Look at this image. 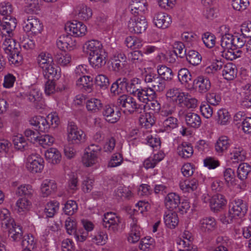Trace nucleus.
<instances>
[{
	"mask_svg": "<svg viewBox=\"0 0 251 251\" xmlns=\"http://www.w3.org/2000/svg\"><path fill=\"white\" fill-rule=\"evenodd\" d=\"M117 106L124 113H133L134 112L141 113L142 105L136 102L134 98L128 95H122L119 97L116 102Z\"/></svg>",
	"mask_w": 251,
	"mask_h": 251,
	"instance_id": "obj_1",
	"label": "nucleus"
},
{
	"mask_svg": "<svg viewBox=\"0 0 251 251\" xmlns=\"http://www.w3.org/2000/svg\"><path fill=\"white\" fill-rule=\"evenodd\" d=\"M86 135L83 130L78 128L73 122H69L67 126V140L70 144L78 145L84 143Z\"/></svg>",
	"mask_w": 251,
	"mask_h": 251,
	"instance_id": "obj_2",
	"label": "nucleus"
},
{
	"mask_svg": "<svg viewBox=\"0 0 251 251\" xmlns=\"http://www.w3.org/2000/svg\"><path fill=\"white\" fill-rule=\"evenodd\" d=\"M14 42L6 41L3 49L8 55L9 60L14 64H19L23 61V56L21 53V47H16Z\"/></svg>",
	"mask_w": 251,
	"mask_h": 251,
	"instance_id": "obj_3",
	"label": "nucleus"
},
{
	"mask_svg": "<svg viewBox=\"0 0 251 251\" xmlns=\"http://www.w3.org/2000/svg\"><path fill=\"white\" fill-rule=\"evenodd\" d=\"M148 26L147 21L143 15H133L128 23V28L131 32L140 34L144 32Z\"/></svg>",
	"mask_w": 251,
	"mask_h": 251,
	"instance_id": "obj_4",
	"label": "nucleus"
},
{
	"mask_svg": "<svg viewBox=\"0 0 251 251\" xmlns=\"http://www.w3.org/2000/svg\"><path fill=\"white\" fill-rule=\"evenodd\" d=\"M23 29L25 32L29 34L37 35L40 33L43 30V25L37 18L33 16H29L24 22Z\"/></svg>",
	"mask_w": 251,
	"mask_h": 251,
	"instance_id": "obj_5",
	"label": "nucleus"
},
{
	"mask_svg": "<svg viewBox=\"0 0 251 251\" xmlns=\"http://www.w3.org/2000/svg\"><path fill=\"white\" fill-rule=\"evenodd\" d=\"M64 29L67 33L75 37L82 36L85 34L87 31L85 25L75 20L72 22H67L65 25Z\"/></svg>",
	"mask_w": 251,
	"mask_h": 251,
	"instance_id": "obj_6",
	"label": "nucleus"
},
{
	"mask_svg": "<svg viewBox=\"0 0 251 251\" xmlns=\"http://www.w3.org/2000/svg\"><path fill=\"white\" fill-rule=\"evenodd\" d=\"M120 222L119 217L114 212H107L103 215L102 225L110 231L114 232L117 231Z\"/></svg>",
	"mask_w": 251,
	"mask_h": 251,
	"instance_id": "obj_7",
	"label": "nucleus"
},
{
	"mask_svg": "<svg viewBox=\"0 0 251 251\" xmlns=\"http://www.w3.org/2000/svg\"><path fill=\"white\" fill-rule=\"evenodd\" d=\"M26 168L33 173L40 172L44 168L43 159L39 155L32 154L28 158Z\"/></svg>",
	"mask_w": 251,
	"mask_h": 251,
	"instance_id": "obj_8",
	"label": "nucleus"
},
{
	"mask_svg": "<svg viewBox=\"0 0 251 251\" xmlns=\"http://www.w3.org/2000/svg\"><path fill=\"white\" fill-rule=\"evenodd\" d=\"M102 113L105 120L110 123H116L121 116L120 112L118 110L115 112L114 106L106 104L103 106Z\"/></svg>",
	"mask_w": 251,
	"mask_h": 251,
	"instance_id": "obj_9",
	"label": "nucleus"
},
{
	"mask_svg": "<svg viewBox=\"0 0 251 251\" xmlns=\"http://www.w3.org/2000/svg\"><path fill=\"white\" fill-rule=\"evenodd\" d=\"M153 22L158 28H166L172 23V19L168 14L163 12H157L153 16Z\"/></svg>",
	"mask_w": 251,
	"mask_h": 251,
	"instance_id": "obj_10",
	"label": "nucleus"
},
{
	"mask_svg": "<svg viewBox=\"0 0 251 251\" xmlns=\"http://www.w3.org/2000/svg\"><path fill=\"white\" fill-rule=\"evenodd\" d=\"M193 86L201 94L207 93L211 88V83L209 78L200 75L195 78L193 82Z\"/></svg>",
	"mask_w": 251,
	"mask_h": 251,
	"instance_id": "obj_11",
	"label": "nucleus"
},
{
	"mask_svg": "<svg viewBox=\"0 0 251 251\" xmlns=\"http://www.w3.org/2000/svg\"><path fill=\"white\" fill-rule=\"evenodd\" d=\"M106 52L101 50L98 53L91 54L89 56L88 59L91 66L95 69H99L106 63Z\"/></svg>",
	"mask_w": 251,
	"mask_h": 251,
	"instance_id": "obj_12",
	"label": "nucleus"
},
{
	"mask_svg": "<svg viewBox=\"0 0 251 251\" xmlns=\"http://www.w3.org/2000/svg\"><path fill=\"white\" fill-rule=\"evenodd\" d=\"M29 122L30 125L35 126V129L38 132H45L48 130L50 126V124L48 120L41 116L32 118Z\"/></svg>",
	"mask_w": 251,
	"mask_h": 251,
	"instance_id": "obj_13",
	"label": "nucleus"
},
{
	"mask_svg": "<svg viewBox=\"0 0 251 251\" xmlns=\"http://www.w3.org/2000/svg\"><path fill=\"white\" fill-rule=\"evenodd\" d=\"M229 210L236 217H243L247 213L248 207L246 202L241 199H235L231 202Z\"/></svg>",
	"mask_w": 251,
	"mask_h": 251,
	"instance_id": "obj_14",
	"label": "nucleus"
},
{
	"mask_svg": "<svg viewBox=\"0 0 251 251\" xmlns=\"http://www.w3.org/2000/svg\"><path fill=\"white\" fill-rule=\"evenodd\" d=\"M131 12L133 15H144L148 10L146 0H131Z\"/></svg>",
	"mask_w": 251,
	"mask_h": 251,
	"instance_id": "obj_15",
	"label": "nucleus"
},
{
	"mask_svg": "<svg viewBox=\"0 0 251 251\" xmlns=\"http://www.w3.org/2000/svg\"><path fill=\"white\" fill-rule=\"evenodd\" d=\"M247 157V152L241 146L235 145L230 152V158L233 162H239L244 161Z\"/></svg>",
	"mask_w": 251,
	"mask_h": 251,
	"instance_id": "obj_16",
	"label": "nucleus"
},
{
	"mask_svg": "<svg viewBox=\"0 0 251 251\" xmlns=\"http://www.w3.org/2000/svg\"><path fill=\"white\" fill-rule=\"evenodd\" d=\"M199 227L201 231L209 233L215 229L216 220L212 217L203 218L199 221Z\"/></svg>",
	"mask_w": 251,
	"mask_h": 251,
	"instance_id": "obj_17",
	"label": "nucleus"
},
{
	"mask_svg": "<svg viewBox=\"0 0 251 251\" xmlns=\"http://www.w3.org/2000/svg\"><path fill=\"white\" fill-rule=\"evenodd\" d=\"M231 141L226 136H221L217 139L215 144V150L220 155H222L229 148Z\"/></svg>",
	"mask_w": 251,
	"mask_h": 251,
	"instance_id": "obj_18",
	"label": "nucleus"
},
{
	"mask_svg": "<svg viewBox=\"0 0 251 251\" xmlns=\"http://www.w3.org/2000/svg\"><path fill=\"white\" fill-rule=\"evenodd\" d=\"M6 20V21H3L1 22L0 33L3 35L11 37L13 35V31L15 29L17 25L16 19L10 18Z\"/></svg>",
	"mask_w": 251,
	"mask_h": 251,
	"instance_id": "obj_19",
	"label": "nucleus"
},
{
	"mask_svg": "<svg viewBox=\"0 0 251 251\" xmlns=\"http://www.w3.org/2000/svg\"><path fill=\"white\" fill-rule=\"evenodd\" d=\"M84 50L89 56L104 50L100 42L96 40H91L85 43L83 46Z\"/></svg>",
	"mask_w": 251,
	"mask_h": 251,
	"instance_id": "obj_20",
	"label": "nucleus"
},
{
	"mask_svg": "<svg viewBox=\"0 0 251 251\" xmlns=\"http://www.w3.org/2000/svg\"><path fill=\"white\" fill-rule=\"evenodd\" d=\"M128 79L126 77H121L113 82L111 86L110 91L114 95L126 91Z\"/></svg>",
	"mask_w": 251,
	"mask_h": 251,
	"instance_id": "obj_21",
	"label": "nucleus"
},
{
	"mask_svg": "<svg viewBox=\"0 0 251 251\" xmlns=\"http://www.w3.org/2000/svg\"><path fill=\"white\" fill-rule=\"evenodd\" d=\"M226 203V200L225 197L220 194L213 195L210 199V206L214 211H219Z\"/></svg>",
	"mask_w": 251,
	"mask_h": 251,
	"instance_id": "obj_22",
	"label": "nucleus"
},
{
	"mask_svg": "<svg viewBox=\"0 0 251 251\" xmlns=\"http://www.w3.org/2000/svg\"><path fill=\"white\" fill-rule=\"evenodd\" d=\"M180 203V197L176 193H170L165 198V206L169 211L176 209Z\"/></svg>",
	"mask_w": 251,
	"mask_h": 251,
	"instance_id": "obj_23",
	"label": "nucleus"
},
{
	"mask_svg": "<svg viewBox=\"0 0 251 251\" xmlns=\"http://www.w3.org/2000/svg\"><path fill=\"white\" fill-rule=\"evenodd\" d=\"M155 94V92L151 88L141 87L135 96H136L140 101L147 103L149 100L154 99Z\"/></svg>",
	"mask_w": 251,
	"mask_h": 251,
	"instance_id": "obj_24",
	"label": "nucleus"
},
{
	"mask_svg": "<svg viewBox=\"0 0 251 251\" xmlns=\"http://www.w3.org/2000/svg\"><path fill=\"white\" fill-rule=\"evenodd\" d=\"M42 70L45 78L48 80H57L60 76L58 68L55 67V66L53 63L46 66Z\"/></svg>",
	"mask_w": 251,
	"mask_h": 251,
	"instance_id": "obj_25",
	"label": "nucleus"
},
{
	"mask_svg": "<svg viewBox=\"0 0 251 251\" xmlns=\"http://www.w3.org/2000/svg\"><path fill=\"white\" fill-rule=\"evenodd\" d=\"M76 85L83 91L87 93H90L93 90V78L88 75L80 76L77 78Z\"/></svg>",
	"mask_w": 251,
	"mask_h": 251,
	"instance_id": "obj_26",
	"label": "nucleus"
},
{
	"mask_svg": "<svg viewBox=\"0 0 251 251\" xmlns=\"http://www.w3.org/2000/svg\"><path fill=\"white\" fill-rule=\"evenodd\" d=\"M177 151L178 155L184 159L189 158L191 157L194 152L191 144L186 142H182L178 145Z\"/></svg>",
	"mask_w": 251,
	"mask_h": 251,
	"instance_id": "obj_27",
	"label": "nucleus"
},
{
	"mask_svg": "<svg viewBox=\"0 0 251 251\" xmlns=\"http://www.w3.org/2000/svg\"><path fill=\"white\" fill-rule=\"evenodd\" d=\"M87 110L91 113H97L102 109L103 104L100 99L92 98L86 100Z\"/></svg>",
	"mask_w": 251,
	"mask_h": 251,
	"instance_id": "obj_28",
	"label": "nucleus"
},
{
	"mask_svg": "<svg viewBox=\"0 0 251 251\" xmlns=\"http://www.w3.org/2000/svg\"><path fill=\"white\" fill-rule=\"evenodd\" d=\"M237 74V69L235 64L228 63L224 66L222 75L226 79L233 80L236 76Z\"/></svg>",
	"mask_w": 251,
	"mask_h": 251,
	"instance_id": "obj_29",
	"label": "nucleus"
},
{
	"mask_svg": "<svg viewBox=\"0 0 251 251\" xmlns=\"http://www.w3.org/2000/svg\"><path fill=\"white\" fill-rule=\"evenodd\" d=\"M46 159L52 164H57L61 160V155L59 151L56 148H50L45 153Z\"/></svg>",
	"mask_w": 251,
	"mask_h": 251,
	"instance_id": "obj_30",
	"label": "nucleus"
},
{
	"mask_svg": "<svg viewBox=\"0 0 251 251\" xmlns=\"http://www.w3.org/2000/svg\"><path fill=\"white\" fill-rule=\"evenodd\" d=\"M164 220L166 226L171 229L175 228L179 222L176 213L172 211L165 212Z\"/></svg>",
	"mask_w": 251,
	"mask_h": 251,
	"instance_id": "obj_31",
	"label": "nucleus"
},
{
	"mask_svg": "<svg viewBox=\"0 0 251 251\" xmlns=\"http://www.w3.org/2000/svg\"><path fill=\"white\" fill-rule=\"evenodd\" d=\"M250 87L247 85L243 86L240 92L241 104L246 107L251 106V89Z\"/></svg>",
	"mask_w": 251,
	"mask_h": 251,
	"instance_id": "obj_32",
	"label": "nucleus"
},
{
	"mask_svg": "<svg viewBox=\"0 0 251 251\" xmlns=\"http://www.w3.org/2000/svg\"><path fill=\"white\" fill-rule=\"evenodd\" d=\"M185 121L188 126L195 128L199 127L201 123L200 116L192 112H188L185 115Z\"/></svg>",
	"mask_w": 251,
	"mask_h": 251,
	"instance_id": "obj_33",
	"label": "nucleus"
},
{
	"mask_svg": "<svg viewBox=\"0 0 251 251\" xmlns=\"http://www.w3.org/2000/svg\"><path fill=\"white\" fill-rule=\"evenodd\" d=\"M56 188L57 186L54 180L49 179L44 180L41 187L43 197H47L52 191H54Z\"/></svg>",
	"mask_w": 251,
	"mask_h": 251,
	"instance_id": "obj_34",
	"label": "nucleus"
},
{
	"mask_svg": "<svg viewBox=\"0 0 251 251\" xmlns=\"http://www.w3.org/2000/svg\"><path fill=\"white\" fill-rule=\"evenodd\" d=\"M157 75L164 80L170 81L174 76L172 69L165 65H159L157 68Z\"/></svg>",
	"mask_w": 251,
	"mask_h": 251,
	"instance_id": "obj_35",
	"label": "nucleus"
},
{
	"mask_svg": "<svg viewBox=\"0 0 251 251\" xmlns=\"http://www.w3.org/2000/svg\"><path fill=\"white\" fill-rule=\"evenodd\" d=\"M72 40L69 35H62L56 41L57 47L61 50L66 51V50H71Z\"/></svg>",
	"mask_w": 251,
	"mask_h": 251,
	"instance_id": "obj_36",
	"label": "nucleus"
},
{
	"mask_svg": "<svg viewBox=\"0 0 251 251\" xmlns=\"http://www.w3.org/2000/svg\"><path fill=\"white\" fill-rule=\"evenodd\" d=\"M9 228V237L13 241L19 242L23 239V231L20 226L14 224Z\"/></svg>",
	"mask_w": 251,
	"mask_h": 251,
	"instance_id": "obj_37",
	"label": "nucleus"
},
{
	"mask_svg": "<svg viewBox=\"0 0 251 251\" xmlns=\"http://www.w3.org/2000/svg\"><path fill=\"white\" fill-rule=\"evenodd\" d=\"M37 60L39 67L42 69L52 64L53 61L51 54L45 52H41L38 55Z\"/></svg>",
	"mask_w": 251,
	"mask_h": 251,
	"instance_id": "obj_38",
	"label": "nucleus"
},
{
	"mask_svg": "<svg viewBox=\"0 0 251 251\" xmlns=\"http://www.w3.org/2000/svg\"><path fill=\"white\" fill-rule=\"evenodd\" d=\"M199 185L198 181L196 178L180 181V188L185 192H189L196 190Z\"/></svg>",
	"mask_w": 251,
	"mask_h": 251,
	"instance_id": "obj_39",
	"label": "nucleus"
},
{
	"mask_svg": "<svg viewBox=\"0 0 251 251\" xmlns=\"http://www.w3.org/2000/svg\"><path fill=\"white\" fill-rule=\"evenodd\" d=\"M242 50L240 49H237L233 47L231 48L224 49L222 51V56L227 60H233L238 57H241Z\"/></svg>",
	"mask_w": 251,
	"mask_h": 251,
	"instance_id": "obj_40",
	"label": "nucleus"
},
{
	"mask_svg": "<svg viewBox=\"0 0 251 251\" xmlns=\"http://www.w3.org/2000/svg\"><path fill=\"white\" fill-rule=\"evenodd\" d=\"M59 203L56 201H50L45 206L44 215L46 218H52L59 209Z\"/></svg>",
	"mask_w": 251,
	"mask_h": 251,
	"instance_id": "obj_41",
	"label": "nucleus"
},
{
	"mask_svg": "<svg viewBox=\"0 0 251 251\" xmlns=\"http://www.w3.org/2000/svg\"><path fill=\"white\" fill-rule=\"evenodd\" d=\"M176 102L167 100L164 102L160 110V115L163 117L171 115L176 111Z\"/></svg>",
	"mask_w": 251,
	"mask_h": 251,
	"instance_id": "obj_42",
	"label": "nucleus"
},
{
	"mask_svg": "<svg viewBox=\"0 0 251 251\" xmlns=\"http://www.w3.org/2000/svg\"><path fill=\"white\" fill-rule=\"evenodd\" d=\"M127 59L130 63L140 67L143 62L142 53L139 50L131 51L127 54Z\"/></svg>",
	"mask_w": 251,
	"mask_h": 251,
	"instance_id": "obj_43",
	"label": "nucleus"
},
{
	"mask_svg": "<svg viewBox=\"0 0 251 251\" xmlns=\"http://www.w3.org/2000/svg\"><path fill=\"white\" fill-rule=\"evenodd\" d=\"M185 57L188 62L193 66H197L200 64L202 59L200 53L194 50H189Z\"/></svg>",
	"mask_w": 251,
	"mask_h": 251,
	"instance_id": "obj_44",
	"label": "nucleus"
},
{
	"mask_svg": "<svg viewBox=\"0 0 251 251\" xmlns=\"http://www.w3.org/2000/svg\"><path fill=\"white\" fill-rule=\"evenodd\" d=\"M251 172V166L247 163H242L237 168V177L241 180H245L247 178L248 176Z\"/></svg>",
	"mask_w": 251,
	"mask_h": 251,
	"instance_id": "obj_45",
	"label": "nucleus"
},
{
	"mask_svg": "<svg viewBox=\"0 0 251 251\" xmlns=\"http://www.w3.org/2000/svg\"><path fill=\"white\" fill-rule=\"evenodd\" d=\"M139 122L141 125L146 128L151 127L155 123L153 114L151 112L146 113L145 115H142L140 117Z\"/></svg>",
	"mask_w": 251,
	"mask_h": 251,
	"instance_id": "obj_46",
	"label": "nucleus"
},
{
	"mask_svg": "<svg viewBox=\"0 0 251 251\" xmlns=\"http://www.w3.org/2000/svg\"><path fill=\"white\" fill-rule=\"evenodd\" d=\"M77 12L78 18L82 20L86 21L92 15L91 9L84 4H81L78 6Z\"/></svg>",
	"mask_w": 251,
	"mask_h": 251,
	"instance_id": "obj_47",
	"label": "nucleus"
},
{
	"mask_svg": "<svg viewBox=\"0 0 251 251\" xmlns=\"http://www.w3.org/2000/svg\"><path fill=\"white\" fill-rule=\"evenodd\" d=\"M178 120L174 117L170 116L164 120L162 126L165 131L169 132L178 126Z\"/></svg>",
	"mask_w": 251,
	"mask_h": 251,
	"instance_id": "obj_48",
	"label": "nucleus"
},
{
	"mask_svg": "<svg viewBox=\"0 0 251 251\" xmlns=\"http://www.w3.org/2000/svg\"><path fill=\"white\" fill-rule=\"evenodd\" d=\"M0 220L2 225H4L7 228H10L11 226L15 224L14 220L10 218L9 211L5 208L0 210Z\"/></svg>",
	"mask_w": 251,
	"mask_h": 251,
	"instance_id": "obj_49",
	"label": "nucleus"
},
{
	"mask_svg": "<svg viewBox=\"0 0 251 251\" xmlns=\"http://www.w3.org/2000/svg\"><path fill=\"white\" fill-rule=\"evenodd\" d=\"M140 80L137 78H134L127 82L126 91L134 96L141 88L140 86Z\"/></svg>",
	"mask_w": 251,
	"mask_h": 251,
	"instance_id": "obj_50",
	"label": "nucleus"
},
{
	"mask_svg": "<svg viewBox=\"0 0 251 251\" xmlns=\"http://www.w3.org/2000/svg\"><path fill=\"white\" fill-rule=\"evenodd\" d=\"M98 156L86 151L82 157V163L86 167H91L98 162Z\"/></svg>",
	"mask_w": 251,
	"mask_h": 251,
	"instance_id": "obj_51",
	"label": "nucleus"
},
{
	"mask_svg": "<svg viewBox=\"0 0 251 251\" xmlns=\"http://www.w3.org/2000/svg\"><path fill=\"white\" fill-rule=\"evenodd\" d=\"M114 196L119 199H129L132 197L131 190L126 187L119 186L114 191Z\"/></svg>",
	"mask_w": 251,
	"mask_h": 251,
	"instance_id": "obj_52",
	"label": "nucleus"
},
{
	"mask_svg": "<svg viewBox=\"0 0 251 251\" xmlns=\"http://www.w3.org/2000/svg\"><path fill=\"white\" fill-rule=\"evenodd\" d=\"M13 142L15 148L21 151L27 149V142L22 135H18L13 137Z\"/></svg>",
	"mask_w": 251,
	"mask_h": 251,
	"instance_id": "obj_53",
	"label": "nucleus"
},
{
	"mask_svg": "<svg viewBox=\"0 0 251 251\" xmlns=\"http://www.w3.org/2000/svg\"><path fill=\"white\" fill-rule=\"evenodd\" d=\"M77 209L78 207L76 201L69 200L65 204L63 209L65 214L71 216L77 211Z\"/></svg>",
	"mask_w": 251,
	"mask_h": 251,
	"instance_id": "obj_54",
	"label": "nucleus"
},
{
	"mask_svg": "<svg viewBox=\"0 0 251 251\" xmlns=\"http://www.w3.org/2000/svg\"><path fill=\"white\" fill-rule=\"evenodd\" d=\"M178 79L182 84H185L191 80V74L186 68H182L178 71Z\"/></svg>",
	"mask_w": 251,
	"mask_h": 251,
	"instance_id": "obj_55",
	"label": "nucleus"
},
{
	"mask_svg": "<svg viewBox=\"0 0 251 251\" xmlns=\"http://www.w3.org/2000/svg\"><path fill=\"white\" fill-rule=\"evenodd\" d=\"M27 97L30 102L37 103L42 99V93L38 89L32 87L28 92Z\"/></svg>",
	"mask_w": 251,
	"mask_h": 251,
	"instance_id": "obj_56",
	"label": "nucleus"
},
{
	"mask_svg": "<svg viewBox=\"0 0 251 251\" xmlns=\"http://www.w3.org/2000/svg\"><path fill=\"white\" fill-rule=\"evenodd\" d=\"M33 190L30 185H22L16 190V194L19 196H25L27 198H30L33 193Z\"/></svg>",
	"mask_w": 251,
	"mask_h": 251,
	"instance_id": "obj_57",
	"label": "nucleus"
},
{
	"mask_svg": "<svg viewBox=\"0 0 251 251\" xmlns=\"http://www.w3.org/2000/svg\"><path fill=\"white\" fill-rule=\"evenodd\" d=\"M233 35L226 33L222 35L220 42L221 46L224 49L231 48L233 47Z\"/></svg>",
	"mask_w": 251,
	"mask_h": 251,
	"instance_id": "obj_58",
	"label": "nucleus"
},
{
	"mask_svg": "<svg viewBox=\"0 0 251 251\" xmlns=\"http://www.w3.org/2000/svg\"><path fill=\"white\" fill-rule=\"evenodd\" d=\"M71 56L67 53H57L55 56V60L62 66H67L71 62Z\"/></svg>",
	"mask_w": 251,
	"mask_h": 251,
	"instance_id": "obj_59",
	"label": "nucleus"
},
{
	"mask_svg": "<svg viewBox=\"0 0 251 251\" xmlns=\"http://www.w3.org/2000/svg\"><path fill=\"white\" fill-rule=\"evenodd\" d=\"M65 226L67 233L69 235H74L76 232V223L72 218H67L65 221Z\"/></svg>",
	"mask_w": 251,
	"mask_h": 251,
	"instance_id": "obj_60",
	"label": "nucleus"
},
{
	"mask_svg": "<svg viewBox=\"0 0 251 251\" xmlns=\"http://www.w3.org/2000/svg\"><path fill=\"white\" fill-rule=\"evenodd\" d=\"M12 10V5L9 2L2 3L0 5V14L3 16V19L8 20V17L11 18L10 15Z\"/></svg>",
	"mask_w": 251,
	"mask_h": 251,
	"instance_id": "obj_61",
	"label": "nucleus"
},
{
	"mask_svg": "<svg viewBox=\"0 0 251 251\" xmlns=\"http://www.w3.org/2000/svg\"><path fill=\"white\" fill-rule=\"evenodd\" d=\"M173 48L176 56L180 58H183L186 56V49H185V45L181 42H175L173 45Z\"/></svg>",
	"mask_w": 251,
	"mask_h": 251,
	"instance_id": "obj_62",
	"label": "nucleus"
},
{
	"mask_svg": "<svg viewBox=\"0 0 251 251\" xmlns=\"http://www.w3.org/2000/svg\"><path fill=\"white\" fill-rule=\"evenodd\" d=\"M95 81L97 86L100 89L105 90L109 85L108 78L104 75H99L95 78Z\"/></svg>",
	"mask_w": 251,
	"mask_h": 251,
	"instance_id": "obj_63",
	"label": "nucleus"
},
{
	"mask_svg": "<svg viewBox=\"0 0 251 251\" xmlns=\"http://www.w3.org/2000/svg\"><path fill=\"white\" fill-rule=\"evenodd\" d=\"M246 38L242 34H235L233 35V47L237 49L243 48L246 42Z\"/></svg>",
	"mask_w": 251,
	"mask_h": 251,
	"instance_id": "obj_64",
	"label": "nucleus"
}]
</instances>
